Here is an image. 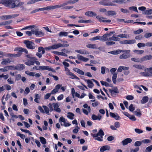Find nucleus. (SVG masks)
Returning a JSON list of instances; mask_svg holds the SVG:
<instances>
[{
	"mask_svg": "<svg viewBox=\"0 0 152 152\" xmlns=\"http://www.w3.org/2000/svg\"><path fill=\"white\" fill-rule=\"evenodd\" d=\"M39 139L40 142L42 144H45L46 143V139L44 137H39Z\"/></svg>",
	"mask_w": 152,
	"mask_h": 152,
	"instance_id": "44",
	"label": "nucleus"
},
{
	"mask_svg": "<svg viewBox=\"0 0 152 152\" xmlns=\"http://www.w3.org/2000/svg\"><path fill=\"white\" fill-rule=\"evenodd\" d=\"M67 75L70 76L71 77H70V78L71 79H76L77 80H79L80 79L78 77L76 76L72 73L70 72H69L68 73Z\"/></svg>",
	"mask_w": 152,
	"mask_h": 152,
	"instance_id": "23",
	"label": "nucleus"
},
{
	"mask_svg": "<svg viewBox=\"0 0 152 152\" xmlns=\"http://www.w3.org/2000/svg\"><path fill=\"white\" fill-rule=\"evenodd\" d=\"M99 3L100 5L105 6L113 5V3L108 0H102L99 1Z\"/></svg>",
	"mask_w": 152,
	"mask_h": 152,
	"instance_id": "7",
	"label": "nucleus"
},
{
	"mask_svg": "<svg viewBox=\"0 0 152 152\" xmlns=\"http://www.w3.org/2000/svg\"><path fill=\"white\" fill-rule=\"evenodd\" d=\"M97 40H99L103 41V39L102 38V36L101 37L100 36H97L90 39V40L91 41H95Z\"/></svg>",
	"mask_w": 152,
	"mask_h": 152,
	"instance_id": "26",
	"label": "nucleus"
},
{
	"mask_svg": "<svg viewBox=\"0 0 152 152\" xmlns=\"http://www.w3.org/2000/svg\"><path fill=\"white\" fill-rule=\"evenodd\" d=\"M110 147L108 145H105L102 147L100 149V152H104L105 151H109Z\"/></svg>",
	"mask_w": 152,
	"mask_h": 152,
	"instance_id": "14",
	"label": "nucleus"
},
{
	"mask_svg": "<svg viewBox=\"0 0 152 152\" xmlns=\"http://www.w3.org/2000/svg\"><path fill=\"white\" fill-rule=\"evenodd\" d=\"M40 69L41 70H47L49 71L50 67L48 66H39Z\"/></svg>",
	"mask_w": 152,
	"mask_h": 152,
	"instance_id": "41",
	"label": "nucleus"
},
{
	"mask_svg": "<svg viewBox=\"0 0 152 152\" xmlns=\"http://www.w3.org/2000/svg\"><path fill=\"white\" fill-rule=\"evenodd\" d=\"M104 135V132H103V130L101 129L99 131V132L96 133L95 134H93V135L94 136H95V135H98L100 137H103V135Z\"/></svg>",
	"mask_w": 152,
	"mask_h": 152,
	"instance_id": "33",
	"label": "nucleus"
},
{
	"mask_svg": "<svg viewBox=\"0 0 152 152\" xmlns=\"http://www.w3.org/2000/svg\"><path fill=\"white\" fill-rule=\"evenodd\" d=\"M145 46V44L143 43L140 42L137 44V46L139 48H140L142 47H144Z\"/></svg>",
	"mask_w": 152,
	"mask_h": 152,
	"instance_id": "61",
	"label": "nucleus"
},
{
	"mask_svg": "<svg viewBox=\"0 0 152 152\" xmlns=\"http://www.w3.org/2000/svg\"><path fill=\"white\" fill-rule=\"evenodd\" d=\"M14 51H18L19 52H24L26 54L28 53V51L25 48H22L21 47H16L15 48Z\"/></svg>",
	"mask_w": 152,
	"mask_h": 152,
	"instance_id": "8",
	"label": "nucleus"
},
{
	"mask_svg": "<svg viewBox=\"0 0 152 152\" xmlns=\"http://www.w3.org/2000/svg\"><path fill=\"white\" fill-rule=\"evenodd\" d=\"M148 100V97L147 96H145L143 97L142 100H141V103L142 104H145L146 103Z\"/></svg>",
	"mask_w": 152,
	"mask_h": 152,
	"instance_id": "34",
	"label": "nucleus"
},
{
	"mask_svg": "<svg viewBox=\"0 0 152 152\" xmlns=\"http://www.w3.org/2000/svg\"><path fill=\"white\" fill-rule=\"evenodd\" d=\"M152 56L151 55H147L144 56L140 59V62H142L147 60H149L151 59Z\"/></svg>",
	"mask_w": 152,
	"mask_h": 152,
	"instance_id": "12",
	"label": "nucleus"
},
{
	"mask_svg": "<svg viewBox=\"0 0 152 152\" xmlns=\"http://www.w3.org/2000/svg\"><path fill=\"white\" fill-rule=\"evenodd\" d=\"M74 114L72 113L69 112L68 113L67 117L70 119L72 120L74 119L73 117L74 116Z\"/></svg>",
	"mask_w": 152,
	"mask_h": 152,
	"instance_id": "38",
	"label": "nucleus"
},
{
	"mask_svg": "<svg viewBox=\"0 0 152 152\" xmlns=\"http://www.w3.org/2000/svg\"><path fill=\"white\" fill-rule=\"evenodd\" d=\"M133 66L139 69H142L144 68V66L140 64H134Z\"/></svg>",
	"mask_w": 152,
	"mask_h": 152,
	"instance_id": "31",
	"label": "nucleus"
},
{
	"mask_svg": "<svg viewBox=\"0 0 152 152\" xmlns=\"http://www.w3.org/2000/svg\"><path fill=\"white\" fill-rule=\"evenodd\" d=\"M152 150V145H151L146 148V152H150Z\"/></svg>",
	"mask_w": 152,
	"mask_h": 152,
	"instance_id": "58",
	"label": "nucleus"
},
{
	"mask_svg": "<svg viewBox=\"0 0 152 152\" xmlns=\"http://www.w3.org/2000/svg\"><path fill=\"white\" fill-rule=\"evenodd\" d=\"M1 18L3 20L10 19V15H2L1 16Z\"/></svg>",
	"mask_w": 152,
	"mask_h": 152,
	"instance_id": "37",
	"label": "nucleus"
},
{
	"mask_svg": "<svg viewBox=\"0 0 152 152\" xmlns=\"http://www.w3.org/2000/svg\"><path fill=\"white\" fill-rule=\"evenodd\" d=\"M25 57L31 59L33 61H35L37 60V59L36 58L32 57L31 56V55L30 54L26 55L25 56Z\"/></svg>",
	"mask_w": 152,
	"mask_h": 152,
	"instance_id": "46",
	"label": "nucleus"
},
{
	"mask_svg": "<svg viewBox=\"0 0 152 152\" xmlns=\"http://www.w3.org/2000/svg\"><path fill=\"white\" fill-rule=\"evenodd\" d=\"M123 51L124 52H122L124 53L119 56V58L120 59H126L130 57L131 55L130 50H123Z\"/></svg>",
	"mask_w": 152,
	"mask_h": 152,
	"instance_id": "6",
	"label": "nucleus"
},
{
	"mask_svg": "<svg viewBox=\"0 0 152 152\" xmlns=\"http://www.w3.org/2000/svg\"><path fill=\"white\" fill-rule=\"evenodd\" d=\"M77 57L78 60H82L85 62L89 60L88 58L83 56L79 54L77 55Z\"/></svg>",
	"mask_w": 152,
	"mask_h": 152,
	"instance_id": "16",
	"label": "nucleus"
},
{
	"mask_svg": "<svg viewBox=\"0 0 152 152\" xmlns=\"http://www.w3.org/2000/svg\"><path fill=\"white\" fill-rule=\"evenodd\" d=\"M85 82H86L88 84V86L90 88H92L93 86H94V84L92 82L91 80H84Z\"/></svg>",
	"mask_w": 152,
	"mask_h": 152,
	"instance_id": "22",
	"label": "nucleus"
},
{
	"mask_svg": "<svg viewBox=\"0 0 152 152\" xmlns=\"http://www.w3.org/2000/svg\"><path fill=\"white\" fill-rule=\"evenodd\" d=\"M9 66H6L4 68L0 69V71L3 72H6L9 70Z\"/></svg>",
	"mask_w": 152,
	"mask_h": 152,
	"instance_id": "39",
	"label": "nucleus"
},
{
	"mask_svg": "<svg viewBox=\"0 0 152 152\" xmlns=\"http://www.w3.org/2000/svg\"><path fill=\"white\" fill-rule=\"evenodd\" d=\"M53 10V6H48L46 7L41 8L42 11L44 10L49 11Z\"/></svg>",
	"mask_w": 152,
	"mask_h": 152,
	"instance_id": "28",
	"label": "nucleus"
},
{
	"mask_svg": "<svg viewBox=\"0 0 152 152\" xmlns=\"http://www.w3.org/2000/svg\"><path fill=\"white\" fill-rule=\"evenodd\" d=\"M51 49H53L52 45L48 47H46L44 48L42 47H39L38 48V52L37 53L36 55L39 58L42 57V54L45 53V50H49Z\"/></svg>",
	"mask_w": 152,
	"mask_h": 152,
	"instance_id": "2",
	"label": "nucleus"
},
{
	"mask_svg": "<svg viewBox=\"0 0 152 152\" xmlns=\"http://www.w3.org/2000/svg\"><path fill=\"white\" fill-rule=\"evenodd\" d=\"M19 14H14L12 15H10V19L12 18L17 17L19 16Z\"/></svg>",
	"mask_w": 152,
	"mask_h": 152,
	"instance_id": "63",
	"label": "nucleus"
},
{
	"mask_svg": "<svg viewBox=\"0 0 152 152\" xmlns=\"http://www.w3.org/2000/svg\"><path fill=\"white\" fill-rule=\"evenodd\" d=\"M75 51L77 52L78 53H80L81 54H89L88 52L86 51L85 50H75Z\"/></svg>",
	"mask_w": 152,
	"mask_h": 152,
	"instance_id": "25",
	"label": "nucleus"
},
{
	"mask_svg": "<svg viewBox=\"0 0 152 152\" xmlns=\"http://www.w3.org/2000/svg\"><path fill=\"white\" fill-rule=\"evenodd\" d=\"M53 53L58 55H61L63 56H67V55L65 53L63 52H60L58 51H54Z\"/></svg>",
	"mask_w": 152,
	"mask_h": 152,
	"instance_id": "36",
	"label": "nucleus"
},
{
	"mask_svg": "<svg viewBox=\"0 0 152 152\" xmlns=\"http://www.w3.org/2000/svg\"><path fill=\"white\" fill-rule=\"evenodd\" d=\"M7 81L8 82V83L10 84H13L14 83V82L12 78H11V77L9 78L7 80Z\"/></svg>",
	"mask_w": 152,
	"mask_h": 152,
	"instance_id": "60",
	"label": "nucleus"
},
{
	"mask_svg": "<svg viewBox=\"0 0 152 152\" xmlns=\"http://www.w3.org/2000/svg\"><path fill=\"white\" fill-rule=\"evenodd\" d=\"M91 118L92 119L94 120H100L102 118V116L100 115H99L98 116H96L94 114H93Z\"/></svg>",
	"mask_w": 152,
	"mask_h": 152,
	"instance_id": "30",
	"label": "nucleus"
},
{
	"mask_svg": "<svg viewBox=\"0 0 152 152\" xmlns=\"http://www.w3.org/2000/svg\"><path fill=\"white\" fill-rule=\"evenodd\" d=\"M143 29L140 28L137 31H134V34H140V33H141V32H143Z\"/></svg>",
	"mask_w": 152,
	"mask_h": 152,
	"instance_id": "51",
	"label": "nucleus"
},
{
	"mask_svg": "<svg viewBox=\"0 0 152 152\" xmlns=\"http://www.w3.org/2000/svg\"><path fill=\"white\" fill-rule=\"evenodd\" d=\"M42 107L44 109L46 114H47L48 115H49L50 114L49 113V110L48 108L46 106H43Z\"/></svg>",
	"mask_w": 152,
	"mask_h": 152,
	"instance_id": "45",
	"label": "nucleus"
},
{
	"mask_svg": "<svg viewBox=\"0 0 152 152\" xmlns=\"http://www.w3.org/2000/svg\"><path fill=\"white\" fill-rule=\"evenodd\" d=\"M22 54V53L18 52L17 54H9L8 55L11 57H20Z\"/></svg>",
	"mask_w": 152,
	"mask_h": 152,
	"instance_id": "20",
	"label": "nucleus"
},
{
	"mask_svg": "<svg viewBox=\"0 0 152 152\" xmlns=\"http://www.w3.org/2000/svg\"><path fill=\"white\" fill-rule=\"evenodd\" d=\"M19 1V0H1L0 1V4L10 8L14 9L20 7L24 4V2Z\"/></svg>",
	"mask_w": 152,
	"mask_h": 152,
	"instance_id": "1",
	"label": "nucleus"
},
{
	"mask_svg": "<svg viewBox=\"0 0 152 152\" xmlns=\"http://www.w3.org/2000/svg\"><path fill=\"white\" fill-rule=\"evenodd\" d=\"M106 15L108 16L113 15H114V12L111 11H108L107 13L106 14Z\"/></svg>",
	"mask_w": 152,
	"mask_h": 152,
	"instance_id": "62",
	"label": "nucleus"
},
{
	"mask_svg": "<svg viewBox=\"0 0 152 152\" xmlns=\"http://www.w3.org/2000/svg\"><path fill=\"white\" fill-rule=\"evenodd\" d=\"M145 72H141L140 74L142 76L149 77L152 76V66L144 70Z\"/></svg>",
	"mask_w": 152,
	"mask_h": 152,
	"instance_id": "4",
	"label": "nucleus"
},
{
	"mask_svg": "<svg viewBox=\"0 0 152 152\" xmlns=\"http://www.w3.org/2000/svg\"><path fill=\"white\" fill-rule=\"evenodd\" d=\"M136 40L134 39L127 40L123 41V44H133L135 43Z\"/></svg>",
	"mask_w": 152,
	"mask_h": 152,
	"instance_id": "19",
	"label": "nucleus"
},
{
	"mask_svg": "<svg viewBox=\"0 0 152 152\" xmlns=\"http://www.w3.org/2000/svg\"><path fill=\"white\" fill-rule=\"evenodd\" d=\"M152 36V33H146L144 35V37L146 38H148L151 37Z\"/></svg>",
	"mask_w": 152,
	"mask_h": 152,
	"instance_id": "43",
	"label": "nucleus"
},
{
	"mask_svg": "<svg viewBox=\"0 0 152 152\" xmlns=\"http://www.w3.org/2000/svg\"><path fill=\"white\" fill-rule=\"evenodd\" d=\"M25 64L28 66H30L31 65H34V62L33 61H28L25 62Z\"/></svg>",
	"mask_w": 152,
	"mask_h": 152,
	"instance_id": "50",
	"label": "nucleus"
},
{
	"mask_svg": "<svg viewBox=\"0 0 152 152\" xmlns=\"http://www.w3.org/2000/svg\"><path fill=\"white\" fill-rule=\"evenodd\" d=\"M23 43L25 45L26 47L28 49L33 50L35 48L34 44L31 41L26 40L23 41Z\"/></svg>",
	"mask_w": 152,
	"mask_h": 152,
	"instance_id": "5",
	"label": "nucleus"
},
{
	"mask_svg": "<svg viewBox=\"0 0 152 152\" xmlns=\"http://www.w3.org/2000/svg\"><path fill=\"white\" fill-rule=\"evenodd\" d=\"M39 11H42L41 8L35 9L30 12L31 14H33Z\"/></svg>",
	"mask_w": 152,
	"mask_h": 152,
	"instance_id": "49",
	"label": "nucleus"
},
{
	"mask_svg": "<svg viewBox=\"0 0 152 152\" xmlns=\"http://www.w3.org/2000/svg\"><path fill=\"white\" fill-rule=\"evenodd\" d=\"M21 11H26L27 10L29 11L31 10L30 9L27 10V9L24 7L22 6H20Z\"/></svg>",
	"mask_w": 152,
	"mask_h": 152,
	"instance_id": "59",
	"label": "nucleus"
},
{
	"mask_svg": "<svg viewBox=\"0 0 152 152\" xmlns=\"http://www.w3.org/2000/svg\"><path fill=\"white\" fill-rule=\"evenodd\" d=\"M1 64L2 65H7L9 63L12 62V61L9 58H4L2 60Z\"/></svg>",
	"mask_w": 152,
	"mask_h": 152,
	"instance_id": "13",
	"label": "nucleus"
},
{
	"mask_svg": "<svg viewBox=\"0 0 152 152\" xmlns=\"http://www.w3.org/2000/svg\"><path fill=\"white\" fill-rule=\"evenodd\" d=\"M143 14L147 15H151L152 14V9H151L148 10H145Z\"/></svg>",
	"mask_w": 152,
	"mask_h": 152,
	"instance_id": "42",
	"label": "nucleus"
},
{
	"mask_svg": "<svg viewBox=\"0 0 152 152\" xmlns=\"http://www.w3.org/2000/svg\"><path fill=\"white\" fill-rule=\"evenodd\" d=\"M61 86H62L60 84L57 85L56 86L55 88L51 91L50 93L51 94H53L58 92V90L60 88Z\"/></svg>",
	"mask_w": 152,
	"mask_h": 152,
	"instance_id": "10",
	"label": "nucleus"
},
{
	"mask_svg": "<svg viewBox=\"0 0 152 152\" xmlns=\"http://www.w3.org/2000/svg\"><path fill=\"white\" fill-rule=\"evenodd\" d=\"M143 35H139L138 36H136L135 37V39H136L140 40L143 38Z\"/></svg>",
	"mask_w": 152,
	"mask_h": 152,
	"instance_id": "64",
	"label": "nucleus"
},
{
	"mask_svg": "<svg viewBox=\"0 0 152 152\" xmlns=\"http://www.w3.org/2000/svg\"><path fill=\"white\" fill-rule=\"evenodd\" d=\"M142 143V141H137L135 142L134 145L135 146H140Z\"/></svg>",
	"mask_w": 152,
	"mask_h": 152,
	"instance_id": "52",
	"label": "nucleus"
},
{
	"mask_svg": "<svg viewBox=\"0 0 152 152\" xmlns=\"http://www.w3.org/2000/svg\"><path fill=\"white\" fill-rule=\"evenodd\" d=\"M114 33L113 31H112L109 33L103 35L102 36V38L103 39V41L114 40Z\"/></svg>",
	"mask_w": 152,
	"mask_h": 152,
	"instance_id": "3",
	"label": "nucleus"
},
{
	"mask_svg": "<svg viewBox=\"0 0 152 152\" xmlns=\"http://www.w3.org/2000/svg\"><path fill=\"white\" fill-rule=\"evenodd\" d=\"M12 22V20H10L7 21H6L4 22H2L0 23V26L3 25L5 26L7 25H9Z\"/></svg>",
	"mask_w": 152,
	"mask_h": 152,
	"instance_id": "35",
	"label": "nucleus"
},
{
	"mask_svg": "<svg viewBox=\"0 0 152 152\" xmlns=\"http://www.w3.org/2000/svg\"><path fill=\"white\" fill-rule=\"evenodd\" d=\"M68 33L67 32L65 31H61L59 32L58 35V36L61 37H66L68 36Z\"/></svg>",
	"mask_w": 152,
	"mask_h": 152,
	"instance_id": "29",
	"label": "nucleus"
},
{
	"mask_svg": "<svg viewBox=\"0 0 152 152\" xmlns=\"http://www.w3.org/2000/svg\"><path fill=\"white\" fill-rule=\"evenodd\" d=\"M129 109L131 112H133L135 110V108L134 107L133 104H131L130 105L129 107Z\"/></svg>",
	"mask_w": 152,
	"mask_h": 152,
	"instance_id": "53",
	"label": "nucleus"
},
{
	"mask_svg": "<svg viewBox=\"0 0 152 152\" xmlns=\"http://www.w3.org/2000/svg\"><path fill=\"white\" fill-rule=\"evenodd\" d=\"M61 8L63 10H69L73 8L74 7L72 6H65L64 3L60 4Z\"/></svg>",
	"mask_w": 152,
	"mask_h": 152,
	"instance_id": "17",
	"label": "nucleus"
},
{
	"mask_svg": "<svg viewBox=\"0 0 152 152\" xmlns=\"http://www.w3.org/2000/svg\"><path fill=\"white\" fill-rule=\"evenodd\" d=\"M61 43H58L57 44H54L52 45L53 49H55L61 47Z\"/></svg>",
	"mask_w": 152,
	"mask_h": 152,
	"instance_id": "40",
	"label": "nucleus"
},
{
	"mask_svg": "<svg viewBox=\"0 0 152 152\" xmlns=\"http://www.w3.org/2000/svg\"><path fill=\"white\" fill-rule=\"evenodd\" d=\"M20 129L23 132H25L26 133H28L29 135H32L31 133L28 130L24 129L22 128H21Z\"/></svg>",
	"mask_w": 152,
	"mask_h": 152,
	"instance_id": "57",
	"label": "nucleus"
},
{
	"mask_svg": "<svg viewBox=\"0 0 152 152\" xmlns=\"http://www.w3.org/2000/svg\"><path fill=\"white\" fill-rule=\"evenodd\" d=\"M94 134L91 133V134L94 138V139L99 141H103V137H99L98 135H95V136L93 135Z\"/></svg>",
	"mask_w": 152,
	"mask_h": 152,
	"instance_id": "24",
	"label": "nucleus"
},
{
	"mask_svg": "<svg viewBox=\"0 0 152 152\" xmlns=\"http://www.w3.org/2000/svg\"><path fill=\"white\" fill-rule=\"evenodd\" d=\"M25 68V66L23 64H19L16 66L15 70H22Z\"/></svg>",
	"mask_w": 152,
	"mask_h": 152,
	"instance_id": "21",
	"label": "nucleus"
},
{
	"mask_svg": "<svg viewBox=\"0 0 152 152\" xmlns=\"http://www.w3.org/2000/svg\"><path fill=\"white\" fill-rule=\"evenodd\" d=\"M129 9L130 10H132L135 12H136L137 13L138 12V11L137 10V8L136 7L132 6L131 7H130L129 8Z\"/></svg>",
	"mask_w": 152,
	"mask_h": 152,
	"instance_id": "48",
	"label": "nucleus"
},
{
	"mask_svg": "<svg viewBox=\"0 0 152 152\" xmlns=\"http://www.w3.org/2000/svg\"><path fill=\"white\" fill-rule=\"evenodd\" d=\"M33 34H34L37 36L42 37L44 35V34L41 31H39L38 29H36L32 31Z\"/></svg>",
	"mask_w": 152,
	"mask_h": 152,
	"instance_id": "9",
	"label": "nucleus"
},
{
	"mask_svg": "<svg viewBox=\"0 0 152 152\" xmlns=\"http://www.w3.org/2000/svg\"><path fill=\"white\" fill-rule=\"evenodd\" d=\"M100 82L102 85H104L106 87L110 86V84L106 82H104L102 80L100 81Z\"/></svg>",
	"mask_w": 152,
	"mask_h": 152,
	"instance_id": "54",
	"label": "nucleus"
},
{
	"mask_svg": "<svg viewBox=\"0 0 152 152\" xmlns=\"http://www.w3.org/2000/svg\"><path fill=\"white\" fill-rule=\"evenodd\" d=\"M87 48H89L97 49V48L96 44H89L86 45Z\"/></svg>",
	"mask_w": 152,
	"mask_h": 152,
	"instance_id": "32",
	"label": "nucleus"
},
{
	"mask_svg": "<svg viewBox=\"0 0 152 152\" xmlns=\"http://www.w3.org/2000/svg\"><path fill=\"white\" fill-rule=\"evenodd\" d=\"M134 131L136 133L138 134H140L143 132L142 130L137 128L135 129Z\"/></svg>",
	"mask_w": 152,
	"mask_h": 152,
	"instance_id": "55",
	"label": "nucleus"
},
{
	"mask_svg": "<svg viewBox=\"0 0 152 152\" xmlns=\"http://www.w3.org/2000/svg\"><path fill=\"white\" fill-rule=\"evenodd\" d=\"M73 70L75 72H76L77 73H78L79 74L84 75L85 74L84 72L83 71L80 70V69H78L77 68H73Z\"/></svg>",
	"mask_w": 152,
	"mask_h": 152,
	"instance_id": "27",
	"label": "nucleus"
},
{
	"mask_svg": "<svg viewBox=\"0 0 152 152\" xmlns=\"http://www.w3.org/2000/svg\"><path fill=\"white\" fill-rule=\"evenodd\" d=\"M53 104L54 107V110L58 113L61 112V110L60 108H58L59 106L57 103H53Z\"/></svg>",
	"mask_w": 152,
	"mask_h": 152,
	"instance_id": "15",
	"label": "nucleus"
},
{
	"mask_svg": "<svg viewBox=\"0 0 152 152\" xmlns=\"http://www.w3.org/2000/svg\"><path fill=\"white\" fill-rule=\"evenodd\" d=\"M66 120L62 116L59 119V122L60 123L63 122L65 123L66 122Z\"/></svg>",
	"mask_w": 152,
	"mask_h": 152,
	"instance_id": "47",
	"label": "nucleus"
},
{
	"mask_svg": "<svg viewBox=\"0 0 152 152\" xmlns=\"http://www.w3.org/2000/svg\"><path fill=\"white\" fill-rule=\"evenodd\" d=\"M132 140L130 138H127L122 141V143L123 145H125L131 142Z\"/></svg>",
	"mask_w": 152,
	"mask_h": 152,
	"instance_id": "11",
	"label": "nucleus"
},
{
	"mask_svg": "<svg viewBox=\"0 0 152 152\" xmlns=\"http://www.w3.org/2000/svg\"><path fill=\"white\" fill-rule=\"evenodd\" d=\"M115 2L117 3L120 4L123 3H125L126 1L125 0H115Z\"/></svg>",
	"mask_w": 152,
	"mask_h": 152,
	"instance_id": "56",
	"label": "nucleus"
},
{
	"mask_svg": "<svg viewBox=\"0 0 152 152\" xmlns=\"http://www.w3.org/2000/svg\"><path fill=\"white\" fill-rule=\"evenodd\" d=\"M85 15L90 17L96 16V13L91 11L86 12L85 13Z\"/></svg>",
	"mask_w": 152,
	"mask_h": 152,
	"instance_id": "18",
	"label": "nucleus"
}]
</instances>
